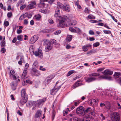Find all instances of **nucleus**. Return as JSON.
Returning a JSON list of instances; mask_svg holds the SVG:
<instances>
[{"instance_id":"nucleus-28","label":"nucleus","mask_w":121,"mask_h":121,"mask_svg":"<svg viewBox=\"0 0 121 121\" xmlns=\"http://www.w3.org/2000/svg\"><path fill=\"white\" fill-rule=\"evenodd\" d=\"M56 112L55 110L54 109V108H53V111L52 112V120H53L55 115Z\"/></svg>"},{"instance_id":"nucleus-45","label":"nucleus","mask_w":121,"mask_h":121,"mask_svg":"<svg viewBox=\"0 0 121 121\" xmlns=\"http://www.w3.org/2000/svg\"><path fill=\"white\" fill-rule=\"evenodd\" d=\"M99 45V42L93 44V46L94 47H96L98 46Z\"/></svg>"},{"instance_id":"nucleus-4","label":"nucleus","mask_w":121,"mask_h":121,"mask_svg":"<svg viewBox=\"0 0 121 121\" xmlns=\"http://www.w3.org/2000/svg\"><path fill=\"white\" fill-rule=\"evenodd\" d=\"M84 110V108L82 106H80L77 108L76 112L77 114L83 115L85 114Z\"/></svg>"},{"instance_id":"nucleus-39","label":"nucleus","mask_w":121,"mask_h":121,"mask_svg":"<svg viewBox=\"0 0 121 121\" xmlns=\"http://www.w3.org/2000/svg\"><path fill=\"white\" fill-rule=\"evenodd\" d=\"M51 42L52 44H54L55 45L57 44L56 40L54 39H52L51 40Z\"/></svg>"},{"instance_id":"nucleus-2","label":"nucleus","mask_w":121,"mask_h":121,"mask_svg":"<svg viewBox=\"0 0 121 121\" xmlns=\"http://www.w3.org/2000/svg\"><path fill=\"white\" fill-rule=\"evenodd\" d=\"M89 77H86L85 79L86 82L90 83L95 81L99 78H104L101 76L99 73H93L89 75Z\"/></svg>"},{"instance_id":"nucleus-15","label":"nucleus","mask_w":121,"mask_h":121,"mask_svg":"<svg viewBox=\"0 0 121 121\" xmlns=\"http://www.w3.org/2000/svg\"><path fill=\"white\" fill-rule=\"evenodd\" d=\"M61 87V86H60L57 88H54L52 89V91H51V94L52 95H55L57 92Z\"/></svg>"},{"instance_id":"nucleus-7","label":"nucleus","mask_w":121,"mask_h":121,"mask_svg":"<svg viewBox=\"0 0 121 121\" xmlns=\"http://www.w3.org/2000/svg\"><path fill=\"white\" fill-rule=\"evenodd\" d=\"M85 114H86L88 116L92 115L93 114V110H92L90 107L87 108L84 110Z\"/></svg>"},{"instance_id":"nucleus-8","label":"nucleus","mask_w":121,"mask_h":121,"mask_svg":"<svg viewBox=\"0 0 121 121\" xmlns=\"http://www.w3.org/2000/svg\"><path fill=\"white\" fill-rule=\"evenodd\" d=\"M34 54L36 56H38L40 58L43 57V52L40 49H39L38 51H35Z\"/></svg>"},{"instance_id":"nucleus-35","label":"nucleus","mask_w":121,"mask_h":121,"mask_svg":"<svg viewBox=\"0 0 121 121\" xmlns=\"http://www.w3.org/2000/svg\"><path fill=\"white\" fill-rule=\"evenodd\" d=\"M23 36L22 35H19L17 36V38L18 40L22 41L23 40L22 38Z\"/></svg>"},{"instance_id":"nucleus-1","label":"nucleus","mask_w":121,"mask_h":121,"mask_svg":"<svg viewBox=\"0 0 121 121\" xmlns=\"http://www.w3.org/2000/svg\"><path fill=\"white\" fill-rule=\"evenodd\" d=\"M60 10L59 9L56 10L54 16L57 17V19L59 20V22L57 25V27H65L67 26V24H65V22L67 19V17L65 16H60Z\"/></svg>"},{"instance_id":"nucleus-61","label":"nucleus","mask_w":121,"mask_h":121,"mask_svg":"<svg viewBox=\"0 0 121 121\" xmlns=\"http://www.w3.org/2000/svg\"><path fill=\"white\" fill-rule=\"evenodd\" d=\"M89 33L90 35H94V32L92 30H90L89 31Z\"/></svg>"},{"instance_id":"nucleus-50","label":"nucleus","mask_w":121,"mask_h":121,"mask_svg":"<svg viewBox=\"0 0 121 121\" xmlns=\"http://www.w3.org/2000/svg\"><path fill=\"white\" fill-rule=\"evenodd\" d=\"M95 51L93 50H91L90 51H89L88 52H87L86 53L87 54H88L91 53H94L95 52Z\"/></svg>"},{"instance_id":"nucleus-30","label":"nucleus","mask_w":121,"mask_h":121,"mask_svg":"<svg viewBox=\"0 0 121 121\" xmlns=\"http://www.w3.org/2000/svg\"><path fill=\"white\" fill-rule=\"evenodd\" d=\"M77 23V22L75 20L72 21L69 24V25L73 26L75 25Z\"/></svg>"},{"instance_id":"nucleus-43","label":"nucleus","mask_w":121,"mask_h":121,"mask_svg":"<svg viewBox=\"0 0 121 121\" xmlns=\"http://www.w3.org/2000/svg\"><path fill=\"white\" fill-rule=\"evenodd\" d=\"M61 32V31L60 30H58L54 33V34L56 35H58L60 34Z\"/></svg>"},{"instance_id":"nucleus-42","label":"nucleus","mask_w":121,"mask_h":121,"mask_svg":"<svg viewBox=\"0 0 121 121\" xmlns=\"http://www.w3.org/2000/svg\"><path fill=\"white\" fill-rule=\"evenodd\" d=\"M104 68H101L99 69H98L97 70V72H100L102 71H103V70H104Z\"/></svg>"},{"instance_id":"nucleus-20","label":"nucleus","mask_w":121,"mask_h":121,"mask_svg":"<svg viewBox=\"0 0 121 121\" xmlns=\"http://www.w3.org/2000/svg\"><path fill=\"white\" fill-rule=\"evenodd\" d=\"M57 9H59L60 8L61 9H63L65 8V6L61 3L58 2L57 3Z\"/></svg>"},{"instance_id":"nucleus-3","label":"nucleus","mask_w":121,"mask_h":121,"mask_svg":"<svg viewBox=\"0 0 121 121\" xmlns=\"http://www.w3.org/2000/svg\"><path fill=\"white\" fill-rule=\"evenodd\" d=\"M111 118L112 120L113 121H119L120 118L118 113L115 112L112 113Z\"/></svg>"},{"instance_id":"nucleus-38","label":"nucleus","mask_w":121,"mask_h":121,"mask_svg":"<svg viewBox=\"0 0 121 121\" xmlns=\"http://www.w3.org/2000/svg\"><path fill=\"white\" fill-rule=\"evenodd\" d=\"M63 9H64L65 10L67 11V12H69L70 10V9L69 8V7L67 6H65V8H64Z\"/></svg>"},{"instance_id":"nucleus-57","label":"nucleus","mask_w":121,"mask_h":121,"mask_svg":"<svg viewBox=\"0 0 121 121\" xmlns=\"http://www.w3.org/2000/svg\"><path fill=\"white\" fill-rule=\"evenodd\" d=\"M48 22L50 24H52L53 23V20L51 19H50L48 20Z\"/></svg>"},{"instance_id":"nucleus-33","label":"nucleus","mask_w":121,"mask_h":121,"mask_svg":"<svg viewBox=\"0 0 121 121\" xmlns=\"http://www.w3.org/2000/svg\"><path fill=\"white\" fill-rule=\"evenodd\" d=\"M35 19L37 20H39L41 18V17L40 15L38 14L35 16Z\"/></svg>"},{"instance_id":"nucleus-29","label":"nucleus","mask_w":121,"mask_h":121,"mask_svg":"<svg viewBox=\"0 0 121 121\" xmlns=\"http://www.w3.org/2000/svg\"><path fill=\"white\" fill-rule=\"evenodd\" d=\"M121 75V73L119 72H115L114 75V76L115 77L118 78Z\"/></svg>"},{"instance_id":"nucleus-52","label":"nucleus","mask_w":121,"mask_h":121,"mask_svg":"<svg viewBox=\"0 0 121 121\" xmlns=\"http://www.w3.org/2000/svg\"><path fill=\"white\" fill-rule=\"evenodd\" d=\"M78 118L77 117H74L71 119V121H78Z\"/></svg>"},{"instance_id":"nucleus-55","label":"nucleus","mask_w":121,"mask_h":121,"mask_svg":"<svg viewBox=\"0 0 121 121\" xmlns=\"http://www.w3.org/2000/svg\"><path fill=\"white\" fill-rule=\"evenodd\" d=\"M84 12L85 13H89V11L87 8H86L85 9Z\"/></svg>"},{"instance_id":"nucleus-44","label":"nucleus","mask_w":121,"mask_h":121,"mask_svg":"<svg viewBox=\"0 0 121 121\" xmlns=\"http://www.w3.org/2000/svg\"><path fill=\"white\" fill-rule=\"evenodd\" d=\"M103 32L105 34H110L111 33V32L110 30H103Z\"/></svg>"},{"instance_id":"nucleus-22","label":"nucleus","mask_w":121,"mask_h":121,"mask_svg":"<svg viewBox=\"0 0 121 121\" xmlns=\"http://www.w3.org/2000/svg\"><path fill=\"white\" fill-rule=\"evenodd\" d=\"M22 99L20 101V103L23 105L24 104L27 102V98H24L23 97H21Z\"/></svg>"},{"instance_id":"nucleus-49","label":"nucleus","mask_w":121,"mask_h":121,"mask_svg":"<svg viewBox=\"0 0 121 121\" xmlns=\"http://www.w3.org/2000/svg\"><path fill=\"white\" fill-rule=\"evenodd\" d=\"M88 18L90 19H93L95 18V17H94L92 15H89L88 16Z\"/></svg>"},{"instance_id":"nucleus-31","label":"nucleus","mask_w":121,"mask_h":121,"mask_svg":"<svg viewBox=\"0 0 121 121\" xmlns=\"http://www.w3.org/2000/svg\"><path fill=\"white\" fill-rule=\"evenodd\" d=\"M18 3V4H17V6H19V5H21L23 4L24 3V1L23 0H19Z\"/></svg>"},{"instance_id":"nucleus-18","label":"nucleus","mask_w":121,"mask_h":121,"mask_svg":"<svg viewBox=\"0 0 121 121\" xmlns=\"http://www.w3.org/2000/svg\"><path fill=\"white\" fill-rule=\"evenodd\" d=\"M102 73H103L104 75H112L113 73V72L110 71L109 70L107 69L105 70Z\"/></svg>"},{"instance_id":"nucleus-27","label":"nucleus","mask_w":121,"mask_h":121,"mask_svg":"<svg viewBox=\"0 0 121 121\" xmlns=\"http://www.w3.org/2000/svg\"><path fill=\"white\" fill-rule=\"evenodd\" d=\"M81 84L80 83L76 82L75 84L72 87L73 88H75L76 87L80 86Z\"/></svg>"},{"instance_id":"nucleus-16","label":"nucleus","mask_w":121,"mask_h":121,"mask_svg":"<svg viewBox=\"0 0 121 121\" xmlns=\"http://www.w3.org/2000/svg\"><path fill=\"white\" fill-rule=\"evenodd\" d=\"M52 47V46L51 44H47L45 47V50L46 52H49L51 50Z\"/></svg>"},{"instance_id":"nucleus-59","label":"nucleus","mask_w":121,"mask_h":121,"mask_svg":"<svg viewBox=\"0 0 121 121\" xmlns=\"http://www.w3.org/2000/svg\"><path fill=\"white\" fill-rule=\"evenodd\" d=\"M17 41V38L16 37H15L13 38V39L12 41V42L13 43H15Z\"/></svg>"},{"instance_id":"nucleus-26","label":"nucleus","mask_w":121,"mask_h":121,"mask_svg":"<svg viewBox=\"0 0 121 121\" xmlns=\"http://www.w3.org/2000/svg\"><path fill=\"white\" fill-rule=\"evenodd\" d=\"M44 1L43 0H40V4L39 5V6H40V5H41L40 6L41 7H43L45 6V3H44Z\"/></svg>"},{"instance_id":"nucleus-17","label":"nucleus","mask_w":121,"mask_h":121,"mask_svg":"<svg viewBox=\"0 0 121 121\" xmlns=\"http://www.w3.org/2000/svg\"><path fill=\"white\" fill-rule=\"evenodd\" d=\"M42 111L40 110H38L36 112L35 115V118H39L41 115Z\"/></svg>"},{"instance_id":"nucleus-56","label":"nucleus","mask_w":121,"mask_h":121,"mask_svg":"<svg viewBox=\"0 0 121 121\" xmlns=\"http://www.w3.org/2000/svg\"><path fill=\"white\" fill-rule=\"evenodd\" d=\"M80 102L79 101H77L76 102H74V105L76 106H77L79 104Z\"/></svg>"},{"instance_id":"nucleus-51","label":"nucleus","mask_w":121,"mask_h":121,"mask_svg":"<svg viewBox=\"0 0 121 121\" xmlns=\"http://www.w3.org/2000/svg\"><path fill=\"white\" fill-rule=\"evenodd\" d=\"M26 5L25 4H23L20 7V9L22 10L24 8L26 7Z\"/></svg>"},{"instance_id":"nucleus-47","label":"nucleus","mask_w":121,"mask_h":121,"mask_svg":"<svg viewBox=\"0 0 121 121\" xmlns=\"http://www.w3.org/2000/svg\"><path fill=\"white\" fill-rule=\"evenodd\" d=\"M69 30L72 32H75V29H74L72 27H70L69 28Z\"/></svg>"},{"instance_id":"nucleus-19","label":"nucleus","mask_w":121,"mask_h":121,"mask_svg":"<svg viewBox=\"0 0 121 121\" xmlns=\"http://www.w3.org/2000/svg\"><path fill=\"white\" fill-rule=\"evenodd\" d=\"M96 103L95 100L94 99H92L89 100L88 102V103L90 105H92L94 104H95Z\"/></svg>"},{"instance_id":"nucleus-60","label":"nucleus","mask_w":121,"mask_h":121,"mask_svg":"<svg viewBox=\"0 0 121 121\" xmlns=\"http://www.w3.org/2000/svg\"><path fill=\"white\" fill-rule=\"evenodd\" d=\"M22 30L20 29H17V33L18 34H19L22 32Z\"/></svg>"},{"instance_id":"nucleus-58","label":"nucleus","mask_w":121,"mask_h":121,"mask_svg":"<svg viewBox=\"0 0 121 121\" xmlns=\"http://www.w3.org/2000/svg\"><path fill=\"white\" fill-rule=\"evenodd\" d=\"M24 24L25 25H26L28 23V21L26 19H25L24 21Z\"/></svg>"},{"instance_id":"nucleus-46","label":"nucleus","mask_w":121,"mask_h":121,"mask_svg":"<svg viewBox=\"0 0 121 121\" xmlns=\"http://www.w3.org/2000/svg\"><path fill=\"white\" fill-rule=\"evenodd\" d=\"M40 70L43 71H45L46 70V69L45 68H43V66H40L39 68Z\"/></svg>"},{"instance_id":"nucleus-34","label":"nucleus","mask_w":121,"mask_h":121,"mask_svg":"<svg viewBox=\"0 0 121 121\" xmlns=\"http://www.w3.org/2000/svg\"><path fill=\"white\" fill-rule=\"evenodd\" d=\"M75 71L74 70H71L69 71L67 73V76H69L73 73L75 72Z\"/></svg>"},{"instance_id":"nucleus-48","label":"nucleus","mask_w":121,"mask_h":121,"mask_svg":"<svg viewBox=\"0 0 121 121\" xmlns=\"http://www.w3.org/2000/svg\"><path fill=\"white\" fill-rule=\"evenodd\" d=\"M13 15L11 12L8 13L7 14V16L8 18L11 17Z\"/></svg>"},{"instance_id":"nucleus-14","label":"nucleus","mask_w":121,"mask_h":121,"mask_svg":"<svg viewBox=\"0 0 121 121\" xmlns=\"http://www.w3.org/2000/svg\"><path fill=\"white\" fill-rule=\"evenodd\" d=\"M40 73L39 71L35 69H33L32 72V76H38L40 75Z\"/></svg>"},{"instance_id":"nucleus-13","label":"nucleus","mask_w":121,"mask_h":121,"mask_svg":"<svg viewBox=\"0 0 121 121\" xmlns=\"http://www.w3.org/2000/svg\"><path fill=\"white\" fill-rule=\"evenodd\" d=\"M21 97H23L25 98H27L28 95L26 93L25 89H23L22 90L21 92Z\"/></svg>"},{"instance_id":"nucleus-5","label":"nucleus","mask_w":121,"mask_h":121,"mask_svg":"<svg viewBox=\"0 0 121 121\" xmlns=\"http://www.w3.org/2000/svg\"><path fill=\"white\" fill-rule=\"evenodd\" d=\"M46 98H44L42 99H40L35 102L34 105L35 106H39L41 105H42L46 101Z\"/></svg>"},{"instance_id":"nucleus-25","label":"nucleus","mask_w":121,"mask_h":121,"mask_svg":"<svg viewBox=\"0 0 121 121\" xmlns=\"http://www.w3.org/2000/svg\"><path fill=\"white\" fill-rule=\"evenodd\" d=\"M16 85L13 82H12L11 83V87L12 89L14 90L16 89Z\"/></svg>"},{"instance_id":"nucleus-37","label":"nucleus","mask_w":121,"mask_h":121,"mask_svg":"<svg viewBox=\"0 0 121 121\" xmlns=\"http://www.w3.org/2000/svg\"><path fill=\"white\" fill-rule=\"evenodd\" d=\"M75 30V32H76L80 34L81 33V30L78 28H76Z\"/></svg>"},{"instance_id":"nucleus-9","label":"nucleus","mask_w":121,"mask_h":121,"mask_svg":"<svg viewBox=\"0 0 121 121\" xmlns=\"http://www.w3.org/2000/svg\"><path fill=\"white\" fill-rule=\"evenodd\" d=\"M54 76L53 75H50L46 78L44 81V83L46 84H48L51 81V80L54 77Z\"/></svg>"},{"instance_id":"nucleus-36","label":"nucleus","mask_w":121,"mask_h":121,"mask_svg":"<svg viewBox=\"0 0 121 121\" xmlns=\"http://www.w3.org/2000/svg\"><path fill=\"white\" fill-rule=\"evenodd\" d=\"M15 73L14 71L13 70H11L10 71L9 75L10 77H11Z\"/></svg>"},{"instance_id":"nucleus-12","label":"nucleus","mask_w":121,"mask_h":121,"mask_svg":"<svg viewBox=\"0 0 121 121\" xmlns=\"http://www.w3.org/2000/svg\"><path fill=\"white\" fill-rule=\"evenodd\" d=\"M38 39V36L36 35H34L32 37L30 40V43L31 44L34 43Z\"/></svg>"},{"instance_id":"nucleus-53","label":"nucleus","mask_w":121,"mask_h":121,"mask_svg":"<svg viewBox=\"0 0 121 121\" xmlns=\"http://www.w3.org/2000/svg\"><path fill=\"white\" fill-rule=\"evenodd\" d=\"M90 22L92 23H96L98 22V21L95 20H91L90 21Z\"/></svg>"},{"instance_id":"nucleus-10","label":"nucleus","mask_w":121,"mask_h":121,"mask_svg":"<svg viewBox=\"0 0 121 121\" xmlns=\"http://www.w3.org/2000/svg\"><path fill=\"white\" fill-rule=\"evenodd\" d=\"M91 46L92 45L91 44H87L83 46L82 47V48L83 51L86 52L88 50L89 48H90V49H91Z\"/></svg>"},{"instance_id":"nucleus-11","label":"nucleus","mask_w":121,"mask_h":121,"mask_svg":"<svg viewBox=\"0 0 121 121\" xmlns=\"http://www.w3.org/2000/svg\"><path fill=\"white\" fill-rule=\"evenodd\" d=\"M36 3L35 1L31 2L30 4L28 5L27 7V9H30L35 8Z\"/></svg>"},{"instance_id":"nucleus-24","label":"nucleus","mask_w":121,"mask_h":121,"mask_svg":"<svg viewBox=\"0 0 121 121\" xmlns=\"http://www.w3.org/2000/svg\"><path fill=\"white\" fill-rule=\"evenodd\" d=\"M72 39V36L71 35H67L66 38V41L67 42H69Z\"/></svg>"},{"instance_id":"nucleus-62","label":"nucleus","mask_w":121,"mask_h":121,"mask_svg":"<svg viewBox=\"0 0 121 121\" xmlns=\"http://www.w3.org/2000/svg\"><path fill=\"white\" fill-rule=\"evenodd\" d=\"M1 50L2 52L4 53L6 51V50L4 48H2L1 49Z\"/></svg>"},{"instance_id":"nucleus-54","label":"nucleus","mask_w":121,"mask_h":121,"mask_svg":"<svg viewBox=\"0 0 121 121\" xmlns=\"http://www.w3.org/2000/svg\"><path fill=\"white\" fill-rule=\"evenodd\" d=\"M1 47H4L5 46V42L4 41H2L1 42Z\"/></svg>"},{"instance_id":"nucleus-40","label":"nucleus","mask_w":121,"mask_h":121,"mask_svg":"<svg viewBox=\"0 0 121 121\" xmlns=\"http://www.w3.org/2000/svg\"><path fill=\"white\" fill-rule=\"evenodd\" d=\"M38 64V63L37 61L34 62L33 64V66L34 67L36 68L37 67V65Z\"/></svg>"},{"instance_id":"nucleus-41","label":"nucleus","mask_w":121,"mask_h":121,"mask_svg":"<svg viewBox=\"0 0 121 121\" xmlns=\"http://www.w3.org/2000/svg\"><path fill=\"white\" fill-rule=\"evenodd\" d=\"M4 25L6 27L8 26L9 25V22L8 21H5L4 23Z\"/></svg>"},{"instance_id":"nucleus-23","label":"nucleus","mask_w":121,"mask_h":121,"mask_svg":"<svg viewBox=\"0 0 121 121\" xmlns=\"http://www.w3.org/2000/svg\"><path fill=\"white\" fill-rule=\"evenodd\" d=\"M69 111L70 112V111L69 110V108H67L66 109L64 110L63 112V116H65L68 114V112Z\"/></svg>"},{"instance_id":"nucleus-63","label":"nucleus","mask_w":121,"mask_h":121,"mask_svg":"<svg viewBox=\"0 0 121 121\" xmlns=\"http://www.w3.org/2000/svg\"><path fill=\"white\" fill-rule=\"evenodd\" d=\"M29 66V64L28 63H26V64L25 67V69H27L28 68Z\"/></svg>"},{"instance_id":"nucleus-64","label":"nucleus","mask_w":121,"mask_h":121,"mask_svg":"<svg viewBox=\"0 0 121 121\" xmlns=\"http://www.w3.org/2000/svg\"><path fill=\"white\" fill-rule=\"evenodd\" d=\"M95 39L94 37H90L89 40L91 41H92L94 40Z\"/></svg>"},{"instance_id":"nucleus-6","label":"nucleus","mask_w":121,"mask_h":121,"mask_svg":"<svg viewBox=\"0 0 121 121\" xmlns=\"http://www.w3.org/2000/svg\"><path fill=\"white\" fill-rule=\"evenodd\" d=\"M27 70H24L21 76V78L22 79H24V82L26 83H28L29 82V80H26V78H27V77L26 78V76L27 74Z\"/></svg>"},{"instance_id":"nucleus-21","label":"nucleus","mask_w":121,"mask_h":121,"mask_svg":"<svg viewBox=\"0 0 121 121\" xmlns=\"http://www.w3.org/2000/svg\"><path fill=\"white\" fill-rule=\"evenodd\" d=\"M78 121H94V120L92 119L88 118L86 117H84L82 119H78Z\"/></svg>"},{"instance_id":"nucleus-32","label":"nucleus","mask_w":121,"mask_h":121,"mask_svg":"<svg viewBox=\"0 0 121 121\" xmlns=\"http://www.w3.org/2000/svg\"><path fill=\"white\" fill-rule=\"evenodd\" d=\"M27 17L29 18L31 17V14L28 15L27 13H26L23 15V18H25V17Z\"/></svg>"}]
</instances>
